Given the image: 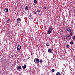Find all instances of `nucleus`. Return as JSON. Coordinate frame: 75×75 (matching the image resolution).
Instances as JSON below:
<instances>
[{
  "label": "nucleus",
  "mask_w": 75,
  "mask_h": 75,
  "mask_svg": "<svg viewBox=\"0 0 75 75\" xmlns=\"http://www.w3.org/2000/svg\"><path fill=\"white\" fill-rule=\"evenodd\" d=\"M52 72H55V69H52Z\"/></svg>",
  "instance_id": "nucleus-17"
},
{
  "label": "nucleus",
  "mask_w": 75,
  "mask_h": 75,
  "mask_svg": "<svg viewBox=\"0 0 75 75\" xmlns=\"http://www.w3.org/2000/svg\"><path fill=\"white\" fill-rule=\"evenodd\" d=\"M66 30L67 31L68 33H71V32H72V30L71 29L69 28H68Z\"/></svg>",
  "instance_id": "nucleus-4"
},
{
  "label": "nucleus",
  "mask_w": 75,
  "mask_h": 75,
  "mask_svg": "<svg viewBox=\"0 0 75 75\" xmlns=\"http://www.w3.org/2000/svg\"><path fill=\"white\" fill-rule=\"evenodd\" d=\"M66 47L67 48H69V45H66Z\"/></svg>",
  "instance_id": "nucleus-20"
},
{
  "label": "nucleus",
  "mask_w": 75,
  "mask_h": 75,
  "mask_svg": "<svg viewBox=\"0 0 75 75\" xmlns=\"http://www.w3.org/2000/svg\"><path fill=\"white\" fill-rule=\"evenodd\" d=\"M17 21L18 23H20L21 22V20L20 18H18L17 19Z\"/></svg>",
  "instance_id": "nucleus-5"
},
{
  "label": "nucleus",
  "mask_w": 75,
  "mask_h": 75,
  "mask_svg": "<svg viewBox=\"0 0 75 75\" xmlns=\"http://www.w3.org/2000/svg\"><path fill=\"white\" fill-rule=\"evenodd\" d=\"M34 61L35 64H38L39 62V59L38 58L35 59Z\"/></svg>",
  "instance_id": "nucleus-1"
},
{
  "label": "nucleus",
  "mask_w": 75,
  "mask_h": 75,
  "mask_svg": "<svg viewBox=\"0 0 75 75\" xmlns=\"http://www.w3.org/2000/svg\"><path fill=\"white\" fill-rule=\"evenodd\" d=\"M34 2L35 4H37V1L36 0H35L34 1Z\"/></svg>",
  "instance_id": "nucleus-16"
},
{
  "label": "nucleus",
  "mask_w": 75,
  "mask_h": 75,
  "mask_svg": "<svg viewBox=\"0 0 75 75\" xmlns=\"http://www.w3.org/2000/svg\"><path fill=\"white\" fill-rule=\"evenodd\" d=\"M28 10V7L27 6H26L25 7V10L27 11V10Z\"/></svg>",
  "instance_id": "nucleus-12"
},
{
  "label": "nucleus",
  "mask_w": 75,
  "mask_h": 75,
  "mask_svg": "<svg viewBox=\"0 0 75 75\" xmlns=\"http://www.w3.org/2000/svg\"><path fill=\"white\" fill-rule=\"evenodd\" d=\"M2 67H4V68H6L7 66H8V65L7 64L5 63L4 64H2Z\"/></svg>",
  "instance_id": "nucleus-2"
},
{
  "label": "nucleus",
  "mask_w": 75,
  "mask_h": 75,
  "mask_svg": "<svg viewBox=\"0 0 75 75\" xmlns=\"http://www.w3.org/2000/svg\"><path fill=\"white\" fill-rule=\"evenodd\" d=\"M41 22H42V19H41Z\"/></svg>",
  "instance_id": "nucleus-33"
},
{
  "label": "nucleus",
  "mask_w": 75,
  "mask_h": 75,
  "mask_svg": "<svg viewBox=\"0 0 75 75\" xmlns=\"http://www.w3.org/2000/svg\"><path fill=\"white\" fill-rule=\"evenodd\" d=\"M73 44V42L72 41H71L70 42V44H71V45H72V44Z\"/></svg>",
  "instance_id": "nucleus-21"
},
{
  "label": "nucleus",
  "mask_w": 75,
  "mask_h": 75,
  "mask_svg": "<svg viewBox=\"0 0 75 75\" xmlns=\"http://www.w3.org/2000/svg\"><path fill=\"white\" fill-rule=\"evenodd\" d=\"M70 37V35H69L68 36V37Z\"/></svg>",
  "instance_id": "nucleus-30"
},
{
  "label": "nucleus",
  "mask_w": 75,
  "mask_h": 75,
  "mask_svg": "<svg viewBox=\"0 0 75 75\" xmlns=\"http://www.w3.org/2000/svg\"><path fill=\"white\" fill-rule=\"evenodd\" d=\"M48 52L50 53H52V51L51 49H49L48 50Z\"/></svg>",
  "instance_id": "nucleus-8"
},
{
  "label": "nucleus",
  "mask_w": 75,
  "mask_h": 75,
  "mask_svg": "<svg viewBox=\"0 0 75 75\" xmlns=\"http://www.w3.org/2000/svg\"><path fill=\"white\" fill-rule=\"evenodd\" d=\"M41 75H44V74H42Z\"/></svg>",
  "instance_id": "nucleus-32"
},
{
  "label": "nucleus",
  "mask_w": 75,
  "mask_h": 75,
  "mask_svg": "<svg viewBox=\"0 0 75 75\" xmlns=\"http://www.w3.org/2000/svg\"><path fill=\"white\" fill-rule=\"evenodd\" d=\"M27 67V65L26 64H24V66H22V68L23 69H25Z\"/></svg>",
  "instance_id": "nucleus-10"
},
{
  "label": "nucleus",
  "mask_w": 75,
  "mask_h": 75,
  "mask_svg": "<svg viewBox=\"0 0 75 75\" xmlns=\"http://www.w3.org/2000/svg\"><path fill=\"white\" fill-rule=\"evenodd\" d=\"M38 11V13H40V10H37Z\"/></svg>",
  "instance_id": "nucleus-24"
},
{
  "label": "nucleus",
  "mask_w": 75,
  "mask_h": 75,
  "mask_svg": "<svg viewBox=\"0 0 75 75\" xmlns=\"http://www.w3.org/2000/svg\"><path fill=\"white\" fill-rule=\"evenodd\" d=\"M66 39L67 40H68V36H67L66 37Z\"/></svg>",
  "instance_id": "nucleus-22"
},
{
  "label": "nucleus",
  "mask_w": 75,
  "mask_h": 75,
  "mask_svg": "<svg viewBox=\"0 0 75 75\" xmlns=\"http://www.w3.org/2000/svg\"><path fill=\"white\" fill-rule=\"evenodd\" d=\"M70 35L71 38L70 39H69V40H71V36H72V32H70Z\"/></svg>",
  "instance_id": "nucleus-13"
},
{
  "label": "nucleus",
  "mask_w": 75,
  "mask_h": 75,
  "mask_svg": "<svg viewBox=\"0 0 75 75\" xmlns=\"http://www.w3.org/2000/svg\"><path fill=\"white\" fill-rule=\"evenodd\" d=\"M10 20L8 19L7 21V23H10Z\"/></svg>",
  "instance_id": "nucleus-18"
},
{
  "label": "nucleus",
  "mask_w": 75,
  "mask_h": 75,
  "mask_svg": "<svg viewBox=\"0 0 75 75\" xmlns=\"http://www.w3.org/2000/svg\"><path fill=\"white\" fill-rule=\"evenodd\" d=\"M4 11L6 12V13H7L8 11V8H5L4 9Z\"/></svg>",
  "instance_id": "nucleus-6"
},
{
  "label": "nucleus",
  "mask_w": 75,
  "mask_h": 75,
  "mask_svg": "<svg viewBox=\"0 0 75 75\" xmlns=\"http://www.w3.org/2000/svg\"><path fill=\"white\" fill-rule=\"evenodd\" d=\"M37 14V12H34V14Z\"/></svg>",
  "instance_id": "nucleus-25"
},
{
  "label": "nucleus",
  "mask_w": 75,
  "mask_h": 75,
  "mask_svg": "<svg viewBox=\"0 0 75 75\" xmlns=\"http://www.w3.org/2000/svg\"><path fill=\"white\" fill-rule=\"evenodd\" d=\"M47 34H51V31L49 30L47 31Z\"/></svg>",
  "instance_id": "nucleus-11"
},
{
  "label": "nucleus",
  "mask_w": 75,
  "mask_h": 75,
  "mask_svg": "<svg viewBox=\"0 0 75 75\" xmlns=\"http://www.w3.org/2000/svg\"><path fill=\"white\" fill-rule=\"evenodd\" d=\"M44 8L45 10H47V7H46L45 6H44Z\"/></svg>",
  "instance_id": "nucleus-23"
},
{
  "label": "nucleus",
  "mask_w": 75,
  "mask_h": 75,
  "mask_svg": "<svg viewBox=\"0 0 75 75\" xmlns=\"http://www.w3.org/2000/svg\"><path fill=\"white\" fill-rule=\"evenodd\" d=\"M1 14V12L0 11V14Z\"/></svg>",
  "instance_id": "nucleus-34"
},
{
  "label": "nucleus",
  "mask_w": 75,
  "mask_h": 75,
  "mask_svg": "<svg viewBox=\"0 0 75 75\" xmlns=\"http://www.w3.org/2000/svg\"><path fill=\"white\" fill-rule=\"evenodd\" d=\"M39 62L40 63H41L42 62V59H40L39 60Z\"/></svg>",
  "instance_id": "nucleus-19"
},
{
  "label": "nucleus",
  "mask_w": 75,
  "mask_h": 75,
  "mask_svg": "<svg viewBox=\"0 0 75 75\" xmlns=\"http://www.w3.org/2000/svg\"><path fill=\"white\" fill-rule=\"evenodd\" d=\"M29 17H32V15H31V14H30L29 15Z\"/></svg>",
  "instance_id": "nucleus-26"
},
{
  "label": "nucleus",
  "mask_w": 75,
  "mask_h": 75,
  "mask_svg": "<svg viewBox=\"0 0 75 75\" xmlns=\"http://www.w3.org/2000/svg\"><path fill=\"white\" fill-rule=\"evenodd\" d=\"M46 46L47 47H48L49 46H50V43L48 42L47 43H46Z\"/></svg>",
  "instance_id": "nucleus-15"
},
{
  "label": "nucleus",
  "mask_w": 75,
  "mask_h": 75,
  "mask_svg": "<svg viewBox=\"0 0 75 75\" xmlns=\"http://www.w3.org/2000/svg\"><path fill=\"white\" fill-rule=\"evenodd\" d=\"M21 48V46H20V45H18L16 47V48L17 50H20Z\"/></svg>",
  "instance_id": "nucleus-3"
},
{
  "label": "nucleus",
  "mask_w": 75,
  "mask_h": 75,
  "mask_svg": "<svg viewBox=\"0 0 75 75\" xmlns=\"http://www.w3.org/2000/svg\"><path fill=\"white\" fill-rule=\"evenodd\" d=\"M49 30H50L51 31H52V30H53V28L52 27V26H51L49 28Z\"/></svg>",
  "instance_id": "nucleus-9"
},
{
  "label": "nucleus",
  "mask_w": 75,
  "mask_h": 75,
  "mask_svg": "<svg viewBox=\"0 0 75 75\" xmlns=\"http://www.w3.org/2000/svg\"><path fill=\"white\" fill-rule=\"evenodd\" d=\"M15 8V9H17V8H16V7Z\"/></svg>",
  "instance_id": "nucleus-31"
},
{
  "label": "nucleus",
  "mask_w": 75,
  "mask_h": 75,
  "mask_svg": "<svg viewBox=\"0 0 75 75\" xmlns=\"http://www.w3.org/2000/svg\"><path fill=\"white\" fill-rule=\"evenodd\" d=\"M73 23V22H72V21H71V24H72Z\"/></svg>",
  "instance_id": "nucleus-28"
},
{
  "label": "nucleus",
  "mask_w": 75,
  "mask_h": 75,
  "mask_svg": "<svg viewBox=\"0 0 75 75\" xmlns=\"http://www.w3.org/2000/svg\"><path fill=\"white\" fill-rule=\"evenodd\" d=\"M32 55H33V57L34 56V53H33Z\"/></svg>",
  "instance_id": "nucleus-29"
},
{
  "label": "nucleus",
  "mask_w": 75,
  "mask_h": 75,
  "mask_svg": "<svg viewBox=\"0 0 75 75\" xmlns=\"http://www.w3.org/2000/svg\"><path fill=\"white\" fill-rule=\"evenodd\" d=\"M56 75H61V73L59 72H57L56 74Z\"/></svg>",
  "instance_id": "nucleus-14"
},
{
  "label": "nucleus",
  "mask_w": 75,
  "mask_h": 75,
  "mask_svg": "<svg viewBox=\"0 0 75 75\" xmlns=\"http://www.w3.org/2000/svg\"><path fill=\"white\" fill-rule=\"evenodd\" d=\"M21 66H18L17 67V70H19V69H21Z\"/></svg>",
  "instance_id": "nucleus-7"
},
{
  "label": "nucleus",
  "mask_w": 75,
  "mask_h": 75,
  "mask_svg": "<svg viewBox=\"0 0 75 75\" xmlns=\"http://www.w3.org/2000/svg\"><path fill=\"white\" fill-rule=\"evenodd\" d=\"M73 38L74 40H75V36H74Z\"/></svg>",
  "instance_id": "nucleus-27"
}]
</instances>
